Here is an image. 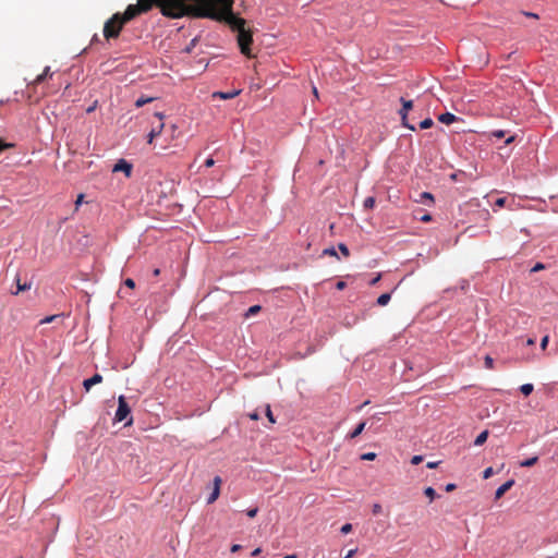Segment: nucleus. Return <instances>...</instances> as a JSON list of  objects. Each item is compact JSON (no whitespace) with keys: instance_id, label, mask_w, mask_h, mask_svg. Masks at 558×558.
<instances>
[{"instance_id":"1","label":"nucleus","mask_w":558,"mask_h":558,"mask_svg":"<svg viewBox=\"0 0 558 558\" xmlns=\"http://www.w3.org/2000/svg\"><path fill=\"white\" fill-rule=\"evenodd\" d=\"M232 5L233 0H184V3L165 8L163 15L172 19L191 15L225 22L239 33L245 29V20L234 14Z\"/></svg>"},{"instance_id":"2","label":"nucleus","mask_w":558,"mask_h":558,"mask_svg":"<svg viewBox=\"0 0 558 558\" xmlns=\"http://www.w3.org/2000/svg\"><path fill=\"white\" fill-rule=\"evenodd\" d=\"M236 39L241 52L247 57H251V45L253 43L252 34L246 29L240 31L236 35Z\"/></svg>"},{"instance_id":"3","label":"nucleus","mask_w":558,"mask_h":558,"mask_svg":"<svg viewBox=\"0 0 558 558\" xmlns=\"http://www.w3.org/2000/svg\"><path fill=\"white\" fill-rule=\"evenodd\" d=\"M400 102L402 104V108L399 110V114L401 117L402 125L411 131H415V125L408 122V113L413 107V101L401 97Z\"/></svg>"},{"instance_id":"4","label":"nucleus","mask_w":558,"mask_h":558,"mask_svg":"<svg viewBox=\"0 0 558 558\" xmlns=\"http://www.w3.org/2000/svg\"><path fill=\"white\" fill-rule=\"evenodd\" d=\"M130 413H131V408L129 407V404L125 400V397L120 396L119 400H118V408H117V411L114 414V420L117 422H123L126 420V417L130 415Z\"/></svg>"},{"instance_id":"5","label":"nucleus","mask_w":558,"mask_h":558,"mask_svg":"<svg viewBox=\"0 0 558 558\" xmlns=\"http://www.w3.org/2000/svg\"><path fill=\"white\" fill-rule=\"evenodd\" d=\"M132 163L128 160L121 158L119 159L112 168L113 172H123L126 177H130L132 173Z\"/></svg>"},{"instance_id":"6","label":"nucleus","mask_w":558,"mask_h":558,"mask_svg":"<svg viewBox=\"0 0 558 558\" xmlns=\"http://www.w3.org/2000/svg\"><path fill=\"white\" fill-rule=\"evenodd\" d=\"M220 483H221L220 477L216 476L214 478V489L210 493V495L207 497V504H213L214 501L217 500V498L220 494Z\"/></svg>"},{"instance_id":"7","label":"nucleus","mask_w":558,"mask_h":558,"mask_svg":"<svg viewBox=\"0 0 558 558\" xmlns=\"http://www.w3.org/2000/svg\"><path fill=\"white\" fill-rule=\"evenodd\" d=\"M101 381H102V376L100 374L96 373L92 377H89L83 381V387L85 388L86 391H89V389L93 386L100 384Z\"/></svg>"},{"instance_id":"8","label":"nucleus","mask_w":558,"mask_h":558,"mask_svg":"<svg viewBox=\"0 0 558 558\" xmlns=\"http://www.w3.org/2000/svg\"><path fill=\"white\" fill-rule=\"evenodd\" d=\"M514 480L510 478L506 481L502 485H500L495 492V499L501 498L504 494L514 485Z\"/></svg>"},{"instance_id":"9","label":"nucleus","mask_w":558,"mask_h":558,"mask_svg":"<svg viewBox=\"0 0 558 558\" xmlns=\"http://www.w3.org/2000/svg\"><path fill=\"white\" fill-rule=\"evenodd\" d=\"M15 282H16V290L11 292L13 295H17L20 292L29 290L33 284L32 281L21 283V279H20L19 275L15 276Z\"/></svg>"},{"instance_id":"10","label":"nucleus","mask_w":558,"mask_h":558,"mask_svg":"<svg viewBox=\"0 0 558 558\" xmlns=\"http://www.w3.org/2000/svg\"><path fill=\"white\" fill-rule=\"evenodd\" d=\"M241 93L240 89H234L231 92H215L213 97H219L220 99H232Z\"/></svg>"},{"instance_id":"11","label":"nucleus","mask_w":558,"mask_h":558,"mask_svg":"<svg viewBox=\"0 0 558 558\" xmlns=\"http://www.w3.org/2000/svg\"><path fill=\"white\" fill-rule=\"evenodd\" d=\"M457 119H458V117L451 112H444V113L439 114V117H438L439 122H441L444 124H451Z\"/></svg>"},{"instance_id":"12","label":"nucleus","mask_w":558,"mask_h":558,"mask_svg":"<svg viewBox=\"0 0 558 558\" xmlns=\"http://www.w3.org/2000/svg\"><path fill=\"white\" fill-rule=\"evenodd\" d=\"M165 124L160 122L157 128H153L147 135V142L150 144L153 140L159 135L163 129Z\"/></svg>"},{"instance_id":"13","label":"nucleus","mask_w":558,"mask_h":558,"mask_svg":"<svg viewBox=\"0 0 558 558\" xmlns=\"http://www.w3.org/2000/svg\"><path fill=\"white\" fill-rule=\"evenodd\" d=\"M48 76H52V72L50 71V66H45L44 71L41 74L37 75L36 78L34 80V84H40L43 83L46 77Z\"/></svg>"},{"instance_id":"14","label":"nucleus","mask_w":558,"mask_h":558,"mask_svg":"<svg viewBox=\"0 0 558 558\" xmlns=\"http://www.w3.org/2000/svg\"><path fill=\"white\" fill-rule=\"evenodd\" d=\"M366 426V422H361L349 434V438L353 439L361 435Z\"/></svg>"},{"instance_id":"15","label":"nucleus","mask_w":558,"mask_h":558,"mask_svg":"<svg viewBox=\"0 0 558 558\" xmlns=\"http://www.w3.org/2000/svg\"><path fill=\"white\" fill-rule=\"evenodd\" d=\"M487 437H488L487 429L481 432L474 440V446H482L487 440Z\"/></svg>"},{"instance_id":"16","label":"nucleus","mask_w":558,"mask_h":558,"mask_svg":"<svg viewBox=\"0 0 558 558\" xmlns=\"http://www.w3.org/2000/svg\"><path fill=\"white\" fill-rule=\"evenodd\" d=\"M418 202H420V203H422V204H427V202H428L429 204H433V203H434V196H433V194H432V193H429V192H422V193L420 194V199H418Z\"/></svg>"},{"instance_id":"17","label":"nucleus","mask_w":558,"mask_h":558,"mask_svg":"<svg viewBox=\"0 0 558 558\" xmlns=\"http://www.w3.org/2000/svg\"><path fill=\"white\" fill-rule=\"evenodd\" d=\"M390 299H391L390 293H383L377 298V304L379 306H385L389 303Z\"/></svg>"},{"instance_id":"18","label":"nucleus","mask_w":558,"mask_h":558,"mask_svg":"<svg viewBox=\"0 0 558 558\" xmlns=\"http://www.w3.org/2000/svg\"><path fill=\"white\" fill-rule=\"evenodd\" d=\"M538 461V457L534 456L520 462L521 468L533 466Z\"/></svg>"},{"instance_id":"19","label":"nucleus","mask_w":558,"mask_h":558,"mask_svg":"<svg viewBox=\"0 0 558 558\" xmlns=\"http://www.w3.org/2000/svg\"><path fill=\"white\" fill-rule=\"evenodd\" d=\"M533 390H534L533 384L526 383V384H523V385L520 386V391L524 396L531 395L533 392Z\"/></svg>"},{"instance_id":"20","label":"nucleus","mask_w":558,"mask_h":558,"mask_svg":"<svg viewBox=\"0 0 558 558\" xmlns=\"http://www.w3.org/2000/svg\"><path fill=\"white\" fill-rule=\"evenodd\" d=\"M154 100L153 97H140L136 99L135 101V107L140 108V107H143L144 105L148 104V102H151Z\"/></svg>"},{"instance_id":"21","label":"nucleus","mask_w":558,"mask_h":558,"mask_svg":"<svg viewBox=\"0 0 558 558\" xmlns=\"http://www.w3.org/2000/svg\"><path fill=\"white\" fill-rule=\"evenodd\" d=\"M433 124H434V121H433V119H432V118H425L424 120H422V121L420 122V128H421L422 130H426V129L432 128V126H433Z\"/></svg>"},{"instance_id":"22","label":"nucleus","mask_w":558,"mask_h":558,"mask_svg":"<svg viewBox=\"0 0 558 558\" xmlns=\"http://www.w3.org/2000/svg\"><path fill=\"white\" fill-rule=\"evenodd\" d=\"M375 205V198L373 196H368L364 199L363 206L365 209H371Z\"/></svg>"},{"instance_id":"23","label":"nucleus","mask_w":558,"mask_h":558,"mask_svg":"<svg viewBox=\"0 0 558 558\" xmlns=\"http://www.w3.org/2000/svg\"><path fill=\"white\" fill-rule=\"evenodd\" d=\"M424 494L426 497H428L430 500H434L435 497H436V490L432 487V486H428L424 489Z\"/></svg>"},{"instance_id":"24","label":"nucleus","mask_w":558,"mask_h":558,"mask_svg":"<svg viewBox=\"0 0 558 558\" xmlns=\"http://www.w3.org/2000/svg\"><path fill=\"white\" fill-rule=\"evenodd\" d=\"M323 255L335 256L337 259H339L338 253H337V251H336V248L333 246L326 247L323 251Z\"/></svg>"},{"instance_id":"25","label":"nucleus","mask_w":558,"mask_h":558,"mask_svg":"<svg viewBox=\"0 0 558 558\" xmlns=\"http://www.w3.org/2000/svg\"><path fill=\"white\" fill-rule=\"evenodd\" d=\"M338 248L343 256L348 257L350 255L349 247L344 243H339Z\"/></svg>"},{"instance_id":"26","label":"nucleus","mask_w":558,"mask_h":558,"mask_svg":"<svg viewBox=\"0 0 558 558\" xmlns=\"http://www.w3.org/2000/svg\"><path fill=\"white\" fill-rule=\"evenodd\" d=\"M376 458L375 452H365L361 456V460L373 461Z\"/></svg>"},{"instance_id":"27","label":"nucleus","mask_w":558,"mask_h":558,"mask_svg":"<svg viewBox=\"0 0 558 558\" xmlns=\"http://www.w3.org/2000/svg\"><path fill=\"white\" fill-rule=\"evenodd\" d=\"M484 364L486 368H493L494 366V359L490 355H486L484 359Z\"/></svg>"},{"instance_id":"28","label":"nucleus","mask_w":558,"mask_h":558,"mask_svg":"<svg viewBox=\"0 0 558 558\" xmlns=\"http://www.w3.org/2000/svg\"><path fill=\"white\" fill-rule=\"evenodd\" d=\"M260 310V306L259 305H252L251 307H248L247 312H246V316H251V315H254L256 314L257 312H259Z\"/></svg>"},{"instance_id":"29","label":"nucleus","mask_w":558,"mask_h":558,"mask_svg":"<svg viewBox=\"0 0 558 558\" xmlns=\"http://www.w3.org/2000/svg\"><path fill=\"white\" fill-rule=\"evenodd\" d=\"M60 315H51V316H46L45 318H43L40 320V324H49V323H52L54 319L59 318Z\"/></svg>"},{"instance_id":"30","label":"nucleus","mask_w":558,"mask_h":558,"mask_svg":"<svg viewBox=\"0 0 558 558\" xmlns=\"http://www.w3.org/2000/svg\"><path fill=\"white\" fill-rule=\"evenodd\" d=\"M424 457L422 454H415L411 459V463L414 465L420 464L423 461Z\"/></svg>"},{"instance_id":"31","label":"nucleus","mask_w":558,"mask_h":558,"mask_svg":"<svg viewBox=\"0 0 558 558\" xmlns=\"http://www.w3.org/2000/svg\"><path fill=\"white\" fill-rule=\"evenodd\" d=\"M196 41H197V38H193V39L190 41V44L184 48V52L190 53V52L192 51V49L195 47Z\"/></svg>"},{"instance_id":"32","label":"nucleus","mask_w":558,"mask_h":558,"mask_svg":"<svg viewBox=\"0 0 558 558\" xmlns=\"http://www.w3.org/2000/svg\"><path fill=\"white\" fill-rule=\"evenodd\" d=\"M494 473V470L492 466H488L486 468L484 471H483V478L487 480Z\"/></svg>"},{"instance_id":"33","label":"nucleus","mask_w":558,"mask_h":558,"mask_svg":"<svg viewBox=\"0 0 558 558\" xmlns=\"http://www.w3.org/2000/svg\"><path fill=\"white\" fill-rule=\"evenodd\" d=\"M351 531H352V524H351V523H345V524H343V525L341 526V529H340V532H341L342 534H348V533H349V532H351Z\"/></svg>"},{"instance_id":"34","label":"nucleus","mask_w":558,"mask_h":558,"mask_svg":"<svg viewBox=\"0 0 558 558\" xmlns=\"http://www.w3.org/2000/svg\"><path fill=\"white\" fill-rule=\"evenodd\" d=\"M505 134L506 132L504 130H495L492 132V136L496 138H501L505 136Z\"/></svg>"},{"instance_id":"35","label":"nucleus","mask_w":558,"mask_h":558,"mask_svg":"<svg viewBox=\"0 0 558 558\" xmlns=\"http://www.w3.org/2000/svg\"><path fill=\"white\" fill-rule=\"evenodd\" d=\"M545 268V265L543 263H536L532 268L531 272H536L539 270H543Z\"/></svg>"},{"instance_id":"36","label":"nucleus","mask_w":558,"mask_h":558,"mask_svg":"<svg viewBox=\"0 0 558 558\" xmlns=\"http://www.w3.org/2000/svg\"><path fill=\"white\" fill-rule=\"evenodd\" d=\"M266 416L268 417L270 423H275V417L272 415V412H271L269 405H267V408H266Z\"/></svg>"},{"instance_id":"37","label":"nucleus","mask_w":558,"mask_h":558,"mask_svg":"<svg viewBox=\"0 0 558 558\" xmlns=\"http://www.w3.org/2000/svg\"><path fill=\"white\" fill-rule=\"evenodd\" d=\"M124 284L130 288V289H134L135 288V281L132 279V278H128L124 280Z\"/></svg>"},{"instance_id":"38","label":"nucleus","mask_w":558,"mask_h":558,"mask_svg":"<svg viewBox=\"0 0 558 558\" xmlns=\"http://www.w3.org/2000/svg\"><path fill=\"white\" fill-rule=\"evenodd\" d=\"M383 508L379 504H374L373 505V508H372V511L374 514H379L381 512Z\"/></svg>"},{"instance_id":"39","label":"nucleus","mask_w":558,"mask_h":558,"mask_svg":"<svg viewBox=\"0 0 558 558\" xmlns=\"http://www.w3.org/2000/svg\"><path fill=\"white\" fill-rule=\"evenodd\" d=\"M257 512H258V508L255 507V508L248 509L246 511V514L250 518H254L257 514Z\"/></svg>"},{"instance_id":"40","label":"nucleus","mask_w":558,"mask_h":558,"mask_svg":"<svg viewBox=\"0 0 558 558\" xmlns=\"http://www.w3.org/2000/svg\"><path fill=\"white\" fill-rule=\"evenodd\" d=\"M548 340H549V337L548 336H544L542 339H541V348L542 349H545L548 344Z\"/></svg>"},{"instance_id":"41","label":"nucleus","mask_w":558,"mask_h":558,"mask_svg":"<svg viewBox=\"0 0 558 558\" xmlns=\"http://www.w3.org/2000/svg\"><path fill=\"white\" fill-rule=\"evenodd\" d=\"M439 463H440V461H429V462H427L426 468L427 469H435V468H437L439 465Z\"/></svg>"},{"instance_id":"42","label":"nucleus","mask_w":558,"mask_h":558,"mask_svg":"<svg viewBox=\"0 0 558 558\" xmlns=\"http://www.w3.org/2000/svg\"><path fill=\"white\" fill-rule=\"evenodd\" d=\"M506 203V198L505 197H499L496 199L495 202V205L498 206V207H502Z\"/></svg>"},{"instance_id":"43","label":"nucleus","mask_w":558,"mask_h":558,"mask_svg":"<svg viewBox=\"0 0 558 558\" xmlns=\"http://www.w3.org/2000/svg\"><path fill=\"white\" fill-rule=\"evenodd\" d=\"M356 551H357V548L350 549V550L344 555V557H343V558H352V557L355 555V553H356Z\"/></svg>"},{"instance_id":"44","label":"nucleus","mask_w":558,"mask_h":558,"mask_svg":"<svg viewBox=\"0 0 558 558\" xmlns=\"http://www.w3.org/2000/svg\"><path fill=\"white\" fill-rule=\"evenodd\" d=\"M456 484L454 483H448L446 486H445V490L446 492H452L453 489H456Z\"/></svg>"},{"instance_id":"45","label":"nucleus","mask_w":558,"mask_h":558,"mask_svg":"<svg viewBox=\"0 0 558 558\" xmlns=\"http://www.w3.org/2000/svg\"><path fill=\"white\" fill-rule=\"evenodd\" d=\"M215 165V160L214 158L209 157L205 160V166L206 167H213Z\"/></svg>"},{"instance_id":"46","label":"nucleus","mask_w":558,"mask_h":558,"mask_svg":"<svg viewBox=\"0 0 558 558\" xmlns=\"http://www.w3.org/2000/svg\"><path fill=\"white\" fill-rule=\"evenodd\" d=\"M421 220L424 222H428L432 220V216L429 214H425L421 217Z\"/></svg>"},{"instance_id":"47","label":"nucleus","mask_w":558,"mask_h":558,"mask_svg":"<svg viewBox=\"0 0 558 558\" xmlns=\"http://www.w3.org/2000/svg\"><path fill=\"white\" fill-rule=\"evenodd\" d=\"M523 14L527 17H533V19H537L538 15L536 13H533V12H526L524 11Z\"/></svg>"},{"instance_id":"48","label":"nucleus","mask_w":558,"mask_h":558,"mask_svg":"<svg viewBox=\"0 0 558 558\" xmlns=\"http://www.w3.org/2000/svg\"><path fill=\"white\" fill-rule=\"evenodd\" d=\"M248 416H250L251 420H254V421L259 418V414L256 411L250 413Z\"/></svg>"},{"instance_id":"49","label":"nucleus","mask_w":558,"mask_h":558,"mask_svg":"<svg viewBox=\"0 0 558 558\" xmlns=\"http://www.w3.org/2000/svg\"><path fill=\"white\" fill-rule=\"evenodd\" d=\"M240 549H241V545H240V544H233V545L231 546V551H232V553H236V551H239Z\"/></svg>"},{"instance_id":"50","label":"nucleus","mask_w":558,"mask_h":558,"mask_svg":"<svg viewBox=\"0 0 558 558\" xmlns=\"http://www.w3.org/2000/svg\"><path fill=\"white\" fill-rule=\"evenodd\" d=\"M344 287H345V282L344 281H338L337 284H336V288L338 290H342V289H344Z\"/></svg>"},{"instance_id":"51","label":"nucleus","mask_w":558,"mask_h":558,"mask_svg":"<svg viewBox=\"0 0 558 558\" xmlns=\"http://www.w3.org/2000/svg\"><path fill=\"white\" fill-rule=\"evenodd\" d=\"M95 108H96V102H95L94 105L89 106V107L86 109V112H87V113H90V112H93V111L95 110Z\"/></svg>"},{"instance_id":"52","label":"nucleus","mask_w":558,"mask_h":558,"mask_svg":"<svg viewBox=\"0 0 558 558\" xmlns=\"http://www.w3.org/2000/svg\"><path fill=\"white\" fill-rule=\"evenodd\" d=\"M83 196H84L83 194H80V195L77 196V199H76V202H75L76 206H78V205L82 203Z\"/></svg>"},{"instance_id":"53","label":"nucleus","mask_w":558,"mask_h":558,"mask_svg":"<svg viewBox=\"0 0 558 558\" xmlns=\"http://www.w3.org/2000/svg\"><path fill=\"white\" fill-rule=\"evenodd\" d=\"M260 551H262V550H260V548H255V549L252 551V554H251V555H252L253 557H255V556L259 555V553H260Z\"/></svg>"},{"instance_id":"54","label":"nucleus","mask_w":558,"mask_h":558,"mask_svg":"<svg viewBox=\"0 0 558 558\" xmlns=\"http://www.w3.org/2000/svg\"><path fill=\"white\" fill-rule=\"evenodd\" d=\"M379 279H380V275H378L377 277L372 279L371 284H376L379 281Z\"/></svg>"},{"instance_id":"55","label":"nucleus","mask_w":558,"mask_h":558,"mask_svg":"<svg viewBox=\"0 0 558 558\" xmlns=\"http://www.w3.org/2000/svg\"><path fill=\"white\" fill-rule=\"evenodd\" d=\"M155 116L161 121L165 118L162 112H156Z\"/></svg>"},{"instance_id":"56","label":"nucleus","mask_w":558,"mask_h":558,"mask_svg":"<svg viewBox=\"0 0 558 558\" xmlns=\"http://www.w3.org/2000/svg\"><path fill=\"white\" fill-rule=\"evenodd\" d=\"M514 141V136L513 135H510L507 140H506V144H510Z\"/></svg>"},{"instance_id":"57","label":"nucleus","mask_w":558,"mask_h":558,"mask_svg":"<svg viewBox=\"0 0 558 558\" xmlns=\"http://www.w3.org/2000/svg\"><path fill=\"white\" fill-rule=\"evenodd\" d=\"M526 344H527V345H532V344H534V340H533L532 338H529V339L526 340Z\"/></svg>"},{"instance_id":"58","label":"nucleus","mask_w":558,"mask_h":558,"mask_svg":"<svg viewBox=\"0 0 558 558\" xmlns=\"http://www.w3.org/2000/svg\"><path fill=\"white\" fill-rule=\"evenodd\" d=\"M313 94L315 95V97H318V90L316 86H313Z\"/></svg>"},{"instance_id":"59","label":"nucleus","mask_w":558,"mask_h":558,"mask_svg":"<svg viewBox=\"0 0 558 558\" xmlns=\"http://www.w3.org/2000/svg\"><path fill=\"white\" fill-rule=\"evenodd\" d=\"M159 274H160L159 268H155L154 271H153V275L154 276H158Z\"/></svg>"},{"instance_id":"60","label":"nucleus","mask_w":558,"mask_h":558,"mask_svg":"<svg viewBox=\"0 0 558 558\" xmlns=\"http://www.w3.org/2000/svg\"><path fill=\"white\" fill-rule=\"evenodd\" d=\"M282 558H296V555H294V554H292V555H287V556H284V557H282Z\"/></svg>"},{"instance_id":"61","label":"nucleus","mask_w":558,"mask_h":558,"mask_svg":"<svg viewBox=\"0 0 558 558\" xmlns=\"http://www.w3.org/2000/svg\"><path fill=\"white\" fill-rule=\"evenodd\" d=\"M96 40H98V37H97V35H94L92 41H96Z\"/></svg>"},{"instance_id":"62","label":"nucleus","mask_w":558,"mask_h":558,"mask_svg":"<svg viewBox=\"0 0 558 558\" xmlns=\"http://www.w3.org/2000/svg\"><path fill=\"white\" fill-rule=\"evenodd\" d=\"M132 424V417H130V420L125 423V425H130Z\"/></svg>"},{"instance_id":"63","label":"nucleus","mask_w":558,"mask_h":558,"mask_svg":"<svg viewBox=\"0 0 558 558\" xmlns=\"http://www.w3.org/2000/svg\"><path fill=\"white\" fill-rule=\"evenodd\" d=\"M368 403H369V401H368V400H367V401H365V402L363 403V407H364V405H367Z\"/></svg>"}]
</instances>
